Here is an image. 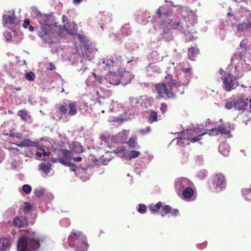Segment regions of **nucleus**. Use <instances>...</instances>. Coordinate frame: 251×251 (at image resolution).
Wrapping results in <instances>:
<instances>
[{
    "label": "nucleus",
    "instance_id": "ddd939ff",
    "mask_svg": "<svg viewBox=\"0 0 251 251\" xmlns=\"http://www.w3.org/2000/svg\"><path fill=\"white\" fill-rule=\"evenodd\" d=\"M15 18L16 17L14 11H8L6 14H3L2 16L3 26L6 27L8 25L14 24Z\"/></svg>",
    "mask_w": 251,
    "mask_h": 251
},
{
    "label": "nucleus",
    "instance_id": "39448f33",
    "mask_svg": "<svg viewBox=\"0 0 251 251\" xmlns=\"http://www.w3.org/2000/svg\"><path fill=\"white\" fill-rule=\"evenodd\" d=\"M168 79H171V81L167 83H159L155 85V90L158 99L173 98L175 96L176 91L175 90L177 86H184L188 84L190 76L187 75L184 80H181L180 82H176V80L172 79V76L168 75Z\"/></svg>",
    "mask_w": 251,
    "mask_h": 251
},
{
    "label": "nucleus",
    "instance_id": "9d476101",
    "mask_svg": "<svg viewBox=\"0 0 251 251\" xmlns=\"http://www.w3.org/2000/svg\"><path fill=\"white\" fill-rule=\"evenodd\" d=\"M78 40L81 42L83 43L84 45V52L82 53V56L84 58V60H88L90 61L92 59V56L91 55H88V53L91 54L93 51V46L92 45V43L89 41V40L84 35L78 34L77 35Z\"/></svg>",
    "mask_w": 251,
    "mask_h": 251
},
{
    "label": "nucleus",
    "instance_id": "b1692460",
    "mask_svg": "<svg viewBox=\"0 0 251 251\" xmlns=\"http://www.w3.org/2000/svg\"><path fill=\"white\" fill-rule=\"evenodd\" d=\"M141 98H134L131 97L129 99V103L131 107L133 108H138L141 104Z\"/></svg>",
    "mask_w": 251,
    "mask_h": 251
},
{
    "label": "nucleus",
    "instance_id": "c9c22d12",
    "mask_svg": "<svg viewBox=\"0 0 251 251\" xmlns=\"http://www.w3.org/2000/svg\"><path fill=\"white\" fill-rule=\"evenodd\" d=\"M59 110L62 114H65L68 110V103H65L60 106Z\"/></svg>",
    "mask_w": 251,
    "mask_h": 251
},
{
    "label": "nucleus",
    "instance_id": "37998d69",
    "mask_svg": "<svg viewBox=\"0 0 251 251\" xmlns=\"http://www.w3.org/2000/svg\"><path fill=\"white\" fill-rule=\"evenodd\" d=\"M32 209V206L27 202L25 203L24 211L25 213H28Z\"/></svg>",
    "mask_w": 251,
    "mask_h": 251
},
{
    "label": "nucleus",
    "instance_id": "f704fd0d",
    "mask_svg": "<svg viewBox=\"0 0 251 251\" xmlns=\"http://www.w3.org/2000/svg\"><path fill=\"white\" fill-rule=\"evenodd\" d=\"M44 192V189L42 188H36L34 190L35 195L37 197L41 196Z\"/></svg>",
    "mask_w": 251,
    "mask_h": 251
},
{
    "label": "nucleus",
    "instance_id": "13d9d810",
    "mask_svg": "<svg viewBox=\"0 0 251 251\" xmlns=\"http://www.w3.org/2000/svg\"><path fill=\"white\" fill-rule=\"evenodd\" d=\"M29 24H30V22L28 20H27V19L25 20L23 24V26L24 28H26L27 27V26L29 25Z\"/></svg>",
    "mask_w": 251,
    "mask_h": 251
},
{
    "label": "nucleus",
    "instance_id": "4d7b16f0",
    "mask_svg": "<svg viewBox=\"0 0 251 251\" xmlns=\"http://www.w3.org/2000/svg\"><path fill=\"white\" fill-rule=\"evenodd\" d=\"M203 156L201 155H199L197 156L196 157V161L198 163H201L203 161Z\"/></svg>",
    "mask_w": 251,
    "mask_h": 251
},
{
    "label": "nucleus",
    "instance_id": "052dcab7",
    "mask_svg": "<svg viewBox=\"0 0 251 251\" xmlns=\"http://www.w3.org/2000/svg\"><path fill=\"white\" fill-rule=\"evenodd\" d=\"M149 208L151 211L153 212H157L158 211L157 209H156V207L155 205H151L150 206Z\"/></svg>",
    "mask_w": 251,
    "mask_h": 251
},
{
    "label": "nucleus",
    "instance_id": "20e7f679",
    "mask_svg": "<svg viewBox=\"0 0 251 251\" xmlns=\"http://www.w3.org/2000/svg\"><path fill=\"white\" fill-rule=\"evenodd\" d=\"M123 71L124 74L123 76L120 75L122 73V71L119 70L118 74L110 71L109 74L107 75L106 77L97 76L95 74L91 73V75L86 80V83L87 85H91L92 83L90 80L95 79L99 84L105 85L107 87H110L109 85H111L113 86L118 85L120 83L125 86L130 82L133 76L129 72H126L125 69H123Z\"/></svg>",
    "mask_w": 251,
    "mask_h": 251
},
{
    "label": "nucleus",
    "instance_id": "4be33fe9",
    "mask_svg": "<svg viewBox=\"0 0 251 251\" xmlns=\"http://www.w3.org/2000/svg\"><path fill=\"white\" fill-rule=\"evenodd\" d=\"M101 28L103 30L104 28H106L105 24L110 23L112 21L111 15L106 13L101 17Z\"/></svg>",
    "mask_w": 251,
    "mask_h": 251
},
{
    "label": "nucleus",
    "instance_id": "f03ea898",
    "mask_svg": "<svg viewBox=\"0 0 251 251\" xmlns=\"http://www.w3.org/2000/svg\"><path fill=\"white\" fill-rule=\"evenodd\" d=\"M31 9V16L36 19L40 24L41 31H39L38 35L43 40L48 43L52 42L50 37L54 36L56 30H59L58 34L61 35L62 30L53 24L52 17L50 15H42L36 8L33 7Z\"/></svg>",
    "mask_w": 251,
    "mask_h": 251
},
{
    "label": "nucleus",
    "instance_id": "7c9ffc66",
    "mask_svg": "<svg viewBox=\"0 0 251 251\" xmlns=\"http://www.w3.org/2000/svg\"><path fill=\"white\" fill-rule=\"evenodd\" d=\"M140 155V152L138 151L133 150L128 152L127 157L128 159H130L137 157Z\"/></svg>",
    "mask_w": 251,
    "mask_h": 251
},
{
    "label": "nucleus",
    "instance_id": "412c9836",
    "mask_svg": "<svg viewBox=\"0 0 251 251\" xmlns=\"http://www.w3.org/2000/svg\"><path fill=\"white\" fill-rule=\"evenodd\" d=\"M11 246L9 240L6 238H0V250L5 251L8 250Z\"/></svg>",
    "mask_w": 251,
    "mask_h": 251
},
{
    "label": "nucleus",
    "instance_id": "6e6d98bb",
    "mask_svg": "<svg viewBox=\"0 0 251 251\" xmlns=\"http://www.w3.org/2000/svg\"><path fill=\"white\" fill-rule=\"evenodd\" d=\"M138 58L132 57V59L128 61L127 63H131L133 65H136L137 62Z\"/></svg>",
    "mask_w": 251,
    "mask_h": 251
},
{
    "label": "nucleus",
    "instance_id": "a18cd8bd",
    "mask_svg": "<svg viewBox=\"0 0 251 251\" xmlns=\"http://www.w3.org/2000/svg\"><path fill=\"white\" fill-rule=\"evenodd\" d=\"M62 153L64 157L68 159H69L71 156V152L67 150H63L62 151Z\"/></svg>",
    "mask_w": 251,
    "mask_h": 251
},
{
    "label": "nucleus",
    "instance_id": "f8f14e48",
    "mask_svg": "<svg viewBox=\"0 0 251 251\" xmlns=\"http://www.w3.org/2000/svg\"><path fill=\"white\" fill-rule=\"evenodd\" d=\"M234 127L233 125H230L229 124H227L226 125L220 126L217 128L213 127L209 130L207 129L206 131H209V134L211 136L217 135L219 132L222 134H227L230 132L231 130L234 129Z\"/></svg>",
    "mask_w": 251,
    "mask_h": 251
},
{
    "label": "nucleus",
    "instance_id": "de8ad7c7",
    "mask_svg": "<svg viewBox=\"0 0 251 251\" xmlns=\"http://www.w3.org/2000/svg\"><path fill=\"white\" fill-rule=\"evenodd\" d=\"M58 161L60 163H61L64 165L67 166L72 165V163H71L68 161H66L63 159H58Z\"/></svg>",
    "mask_w": 251,
    "mask_h": 251
},
{
    "label": "nucleus",
    "instance_id": "49530a36",
    "mask_svg": "<svg viewBox=\"0 0 251 251\" xmlns=\"http://www.w3.org/2000/svg\"><path fill=\"white\" fill-rule=\"evenodd\" d=\"M146 206L144 204H140L139 205V207L138 209V211L141 213V214H143V213H145L146 212Z\"/></svg>",
    "mask_w": 251,
    "mask_h": 251
},
{
    "label": "nucleus",
    "instance_id": "cd10ccee",
    "mask_svg": "<svg viewBox=\"0 0 251 251\" xmlns=\"http://www.w3.org/2000/svg\"><path fill=\"white\" fill-rule=\"evenodd\" d=\"M39 167L40 169L45 174H48L50 172V164L49 163H41L39 164Z\"/></svg>",
    "mask_w": 251,
    "mask_h": 251
},
{
    "label": "nucleus",
    "instance_id": "5701e85b",
    "mask_svg": "<svg viewBox=\"0 0 251 251\" xmlns=\"http://www.w3.org/2000/svg\"><path fill=\"white\" fill-rule=\"evenodd\" d=\"M192 187L193 186H189L181 191L180 194H182V196L184 198L190 199L193 196L194 190Z\"/></svg>",
    "mask_w": 251,
    "mask_h": 251
},
{
    "label": "nucleus",
    "instance_id": "4468645a",
    "mask_svg": "<svg viewBox=\"0 0 251 251\" xmlns=\"http://www.w3.org/2000/svg\"><path fill=\"white\" fill-rule=\"evenodd\" d=\"M121 56H117L116 62L113 59H104L101 63H100V66L104 68L105 70H109L111 67L113 66L115 63H118L121 59Z\"/></svg>",
    "mask_w": 251,
    "mask_h": 251
},
{
    "label": "nucleus",
    "instance_id": "0e129e2a",
    "mask_svg": "<svg viewBox=\"0 0 251 251\" xmlns=\"http://www.w3.org/2000/svg\"><path fill=\"white\" fill-rule=\"evenodd\" d=\"M68 167H70V170L74 172H75L77 169V167H76L73 163H72V166H69Z\"/></svg>",
    "mask_w": 251,
    "mask_h": 251
},
{
    "label": "nucleus",
    "instance_id": "774afa93",
    "mask_svg": "<svg viewBox=\"0 0 251 251\" xmlns=\"http://www.w3.org/2000/svg\"><path fill=\"white\" fill-rule=\"evenodd\" d=\"M156 209H157V210L158 211V210L161 208V207L162 206V203L159 201L158 202H157L156 204Z\"/></svg>",
    "mask_w": 251,
    "mask_h": 251
},
{
    "label": "nucleus",
    "instance_id": "aec40b11",
    "mask_svg": "<svg viewBox=\"0 0 251 251\" xmlns=\"http://www.w3.org/2000/svg\"><path fill=\"white\" fill-rule=\"evenodd\" d=\"M13 224L18 227H23L27 224V220L23 217H18L13 221Z\"/></svg>",
    "mask_w": 251,
    "mask_h": 251
},
{
    "label": "nucleus",
    "instance_id": "0eeeda50",
    "mask_svg": "<svg viewBox=\"0 0 251 251\" xmlns=\"http://www.w3.org/2000/svg\"><path fill=\"white\" fill-rule=\"evenodd\" d=\"M68 241L71 247L75 251H86L88 248L86 236L80 232L73 230L68 237Z\"/></svg>",
    "mask_w": 251,
    "mask_h": 251
},
{
    "label": "nucleus",
    "instance_id": "423d86ee",
    "mask_svg": "<svg viewBox=\"0 0 251 251\" xmlns=\"http://www.w3.org/2000/svg\"><path fill=\"white\" fill-rule=\"evenodd\" d=\"M40 236L36 232H28L26 237H21L18 242L17 251H35L40 246Z\"/></svg>",
    "mask_w": 251,
    "mask_h": 251
},
{
    "label": "nucleus",
    "instance_id": "09e8293b",
    "mask_svg": "<svg viewBox=\"0 0 251 251\" xmlns=\"http://www.w3.org/2000/svg\"><path fill=\"white\" fill-rule=\"evenodd\" d=\"M163 210L166 214H168L171 212L172 207L168 205H166L163 207Z\"/></svg>",
    "mask_w": 251,
    "mask_h": 251
},
{
    "label": "nucleus",
    "instance_id": "dca6fc26",
    "mask_svg": "<svg viewBox=\"0 0 251 251\" xmlns=\"http://www.w3.org/2000/svg\"><path fill=\"white\" fill-rule=\"evenodd\" d=\"M64 28L69 34L75 35L77 32V25L74 23L67 22L64 25Z\"/></svg>",
    "mask_w": 251,
    "mask_h": 251
},
{
    "label": "nucleus",
    "instance_id": "a878e982",
    "mask_svg": "<svg viewBox=\"0 0 251 251\" xmlns=\"http://www.w3.org/2000/svg\"><path fill=\"white\" fill-rule=\"evenodd\" d=\"M68 114L70 116H74L77 113L76 108V104L73 102H69L68 103Z\"/></svg>",
    "mask_w": 251,
    "mask_h": 251
},
{
    "label": "nucleus",
    "instance_id": "603ef678",
    "mask_svg": "<svg viewBox=\"0 0 251 251\" xmlns=\"http://www.w3.org/2000/svg\"><path fill=\"white\" fill-rule=\"evenodd\" d=\"M47 69L50 71H53L56 69V67L53 63H50L48 64Z\"/></svg>",
    "mask_w": 251,
    "mask_h": 251
},
{
    "label": "nucleus",
    "instance_id": "a211bd4d",
    "mask_svg": "<svg viewBox=\"0 0 251 251\" xmlns=\"http://www.w3.org/2000/svg\"><path fill=\"white\" fill-rule=\"evenodd\" d=\"M219 151L224 156H228L230 152V147L226 142H222L219 146Z\"/></svg>",
    "mask_w": 251,
    "mask_h": 251
},
{
    "label": "nucleus",
    "instance_id": "c03bdc74",
    "mask_svg": "<svg viewBox=\"0 0 251 251\" xmlns=\"http://www.w3.org/2000/svg\"><path fill=\"white\" fill-rule=\"evenodd\" d=\"M60 225L63 226H67L70 225V221L68 219H63L60 221Z\"/></svg>",
    "mask_w": 251,
    "mask_h": 251
},
{
    "label": "nucleus",
    "instance_id": "680f3d73",
    "mask_svg": "<svg viewBox=\"0 0 251 251\" xmlns=\"http://www.w3.org/2000/svg\"><path fill=\"white\" fill-rule=\"evenodd\" d=\"M182 71L185 74H189L191 71V68H182Z\"/></svg>",
    "mask_w": 251,
    "mask_h": 251
},
{
    "label": "nucleus",
    "instance_id": "bb28decb",
    "mask_svg": "<svg viewBox=\"0 0 251 251\" xmlns=\"http://www.w3.org/2000/svg\"><path fill=\"white\" fill-rule=\"evenodd\" d=\"M157 121V114L153 111L151 110L149 111V115L148 118V122L150 124H152L154 122Z\"/></svg>",
    "mask_w": 251,
    "mask_h": 251
},
{
    "label": "nucleus",
    "instance_id": "3c124183",
    "mask_svg": "<svg viewBox=\"0 0 251 251\" xmlns=\"http://www.w3.org/2000/svg\"><path fill=\"white\" fill-rule=\"evenodd\" d=\"M160 109V110L161 111L162 113L163 114L164 113L167 109V105L164 103H162L161 104Z\"/></svg>",
    "mask_w": 251,
    "mask_h": 251
},
{
    "label": "nucleus",
    "instance_id": "f257e3e1",
    "mask_svg": "<svg viewBox=\"0 0 251 251\" xmlns=\"http://www.w3.org/2000/svg\"><path fill=\"white\" fill-rule=\"evenodd\" d=\"M169 8L167 5L160 6L156 11V15L160 20V28L162 30V37L166 41H170L173 36L172 29H177L183 33L186 36V40L191 41L195 40L196 37L191 34L195 32L193 28L187 24L185 16H187L193 24L197 21V16L194 11L190 10L188 7H181L180 12L183 18L179 20H174L170 18V12L168 11Z\"/></svg>",
    "mask_w": 251,
    "mask_h": 251
},
{
    "label": "nucleus",
    "instance_id": "69168bd1",
    "mask_svg": "<svg viewBox=\"0 0 251 251\" xmlns=\"http://www.w3.org/2000/svg\"><path fill=\"white\" fill-rule=\"evenodd\" d=\"M50 151H45V153H44V154H43V157L44 158H42V159H43V160H45V157H46V156H49L50 155Z\"/></svg>",
    "mask_w": 251,
    "mask_h": 251
},
{
    "label": "nucleus",
    "instance_id": "2eb2a0df",
    "mask_svg": "<svg viewBox=\"0 0 251 251\" xmlns=\"http://www.w3.org/2000/svg\"><path fill=\"white\" fill-rule=\"evenodd\" d=\"M207 132H202V130L199 128H196L193 129H187L184 132V135H187V137H192L196 136V135L202 136L206 133Z\"/></svg>",
    "mask_w": 251,
    "mask_h": 251
},
{
    "label": "nucleus",
    "instance_id": "393cba45",
    "mask_svg": "<svg viewBox=\"0 0 251 251\" xmlns=\"http://www.w3.org/2000/svg\"><path fill=\"white\" fill-rule=\"evenodd\" d=\"M17 115L25 121H28L30 119V115L25 110H19Z\"/></svg>",
    "mask_w": 251,
    "mask_h": 251
},
{
    "label": "nucleus",
    "instance_id": "a19ab883",
    "mask_svg": "<svg viewBox=\"0 0 251 251\" xmlns=\"http://www.w3.org/2000/svg\"><path fill=\"white\" fill-rule=\"evenodd\" d=\"M45 149H43L42 148L38 149V151L36 152V156L38 159L43 156L44 153H45Z\"/></svg>",
    "mask_w": 251,
    "mask_h": 251
},
{
    "label": "nucleus",
    "instance_id": "2f4dec72",
    "mask_svg": "<svg viewBox=\"0 0 251 251\" xmlns=\"http://www.w3.org/2000/svg\"><path fill=\"white\" fill-rule=\"evenodd\" d=\"M25 79L29 81H32L35 78V75L32 72H28L25 75Z\"/></svg>",
    "mask_w": 251,
    "mask_h": 251
},
{
    "label": "nucleus",
    "instance_id": "864d4df0",
    "mask_svg": "<svg viewBox=\"0 0 251 251\" xmlns=\"http://www.w3.org/2000/svg\"><path fill=\"white\" fill-rule=\"evenodd\" d=\"M171 213V215L173 217H176L179 215V210L177 209H175L172 211L170 212Z\"/></svg>",
    "mask_w": 251,
    "mask_h": 251
},
{
    "label": "nucleus",
    "instance_id": "7ed1b4c3",
    "mask_svg": "<svg viewBox=\"0 0 251 251\" xmlns=\"http://www.w3.org/2000/svg\"><path fill=\"white\" fill-rule=\"evenodd\" d=\"M236 59L238 61L237 65L235 67L234 76L229 73H224L222 76L223 80V88L227 92L235 89L239 85L237 79L241 78L244 75L245 71L251 69V67L248 66L242 58V55L241 53L234 54L231 60Z\"/></svg>",
    "mask_w": 251,
    "mask_h": 251
},
{
    "label": "nucleus",
    "instance_id": "4c0bfd02",
    "mask_svg": "<svg viewBox=\"0 0 251 251\" xmlns=\"http://www.w3.org/2000/svg\"><path fill=\"white\" fill-rule=\"evenodd\" d=\"M151 131V128L150 126H147L145 128L141 129L139 130V133L143 135L149 133Z\"/></svg>",
    "mask_w": 251,
    "mask_h": 251
},
{
    "label": "nucleus",
    "instance_id": "c756f323",
    "mask_svg": "<svg viewBox=\"0 0 251 251\" xmlns=\"http://www.w3.org/2000/svg\"><path fill=\"white\" fill-rule=\"evenodd\" d=\"M121 32L126 36H128L131 34L132 31L128 24L125 25L121 28Z\"/></svg>",
    "mask_w": 251,
    "mask_h": 251
},
{
    "label": "nucleus",
    "instance_id": "f3484780",
    "mask_svg": "<svg viewBox=\"0 0 251 251\" xmlns=\"http://www.w3.org/2000/svg\"><path fill=\"white\" fill-rule=\"evenodd\" d=\"M16 145L20 147H38L39 143L30 141L29 139H25L23 141L16 144Z\"/></svg>",
    "mask_w": 251,
    "mask_h": 251
},
{
    "label": "nucleus",
    "instance_id": "c85d7f7f",
    "mask_svg": "<svg viewBox=\"0 0 251 251\" xmlns=\"http://www.w3.org/2000/svg\"><path fill=\"white\" fill-rule=\"evenodd\" d=\"M198 49L196 48H191L189 49L188 56L189 58L191 60H194V58L198 53Z\"/></svg>",
    "mask_w": 251,
    "mask_h": 251
},
{
    "label": "nucleus",
    "instance_id": "338daca9",
    "mask_svg": "<svg viewBox=\"0 0 251 251\" xmlns=\"http://www.w3.org/2000/svg\"><path fill=\"white\" fill-rule=\"evenodd\" d=\"M73 160L75 162H80L82 160V158L81 157H74Z\"/></svg>",
    "mask_w": 251,
    "mask_h": 251
},
{
    "label": "nucleus",
    "instance_id": "473e14b6",
    "mask_svg": "<svg viewBox=\"0 0 251 251\" xmlns=\"http://www.w3.org/2000/svg\"><path fill=\"white\" fill-rule=\"evenodd\" d=\"M127 144L128 145L132 148H137V143L136 142V139L134 137H131L129 138Z\"/></svg>",
    "mask_w": 251,
    "mask_h": 251
},
{
    "label": "nucleus",
    "instance_id": "bf43d9fd",
    "mask_svg": "<svg viewBox=\"0 0 251 251\" xmlns=\"http://www.w3.org/2000/svg\"><path fill=\"white\" fill-rule=\"evenodd\" d=\"M10 137H16L17 138H21V135L20 133H11L10 134Z\"/></svg>",
    "mask_w": 251,
    "mask_h": 251
},
{
    "label": "nucleus",
    "instance_id": "e433bc0d",
    "mask_svg": "<svg viewBox=\"0 0 251 251\" xmlns=\"http://www.w3.org/2000/svg\"><path fill=\"white\" fill-rule=\"evenodd\" d=\"M201 136H200V135L199 136V135H197V136H194L193 137H187V140L190 142L195 143V142L201 140Z\"/></svg>",
    "mask_w": 251,
    "mask_h": 251
},
{
    "label": "nucleus",
    "instance_id": "6ab92c4d",
    "mask_svg": "<svg viewBox=\"0 0 251 251\" xmlns=\"http://www.w3.org/2000/svg\"><path fill=\"white\" fill-rule=\"evenodd\" d=\"M237 30L239 31H244L245 30L251 31V22L247 21L239 23L237 25Z\"/></svg>",
    "mask_w": 251,
    "mask_h": 251
},
{
    "label": "nucleus",
    "instance_id": "ea45409f",
    "mask_svg": "<svg viewBox=\"0 0 251 251\" xmlns=\"http://www.w3.org/2000/svg\"><path fill=\"white\" fill-rule=\"evenodd\" d=\"M240 12L241 13H242L243 14H244L245 16H249V14L251 12V10H249L246 7H241L240 9Z\"/></svg>",
    "mask_w": 251,
    "mask_h": 251
},
{
    "label": "nucleus",
    "instance_id": "58836bf2",
    "mask_svg": "<svg viewBox=\"0 0 251 251\" xmlns=\"http://www.w3.org/2000/svg\"><path fill=\"white\" fill-rule=\"evenodd\" d=\"M22 190L25 193L28 194L31 192V187L28 184H25L22 187Z\"/></svg>",
    "mask_w": 251,
    "mask_h": 251
},
{
    "label": "nucleus",
    "instance_id": "1a4fd4ad",
    "mask_svg": "<svg viewBox=\"0 0 251 251\" xmlns=\"http://www.w3.org/2000/svg\"><path fill=\"white\" fill-rule=\"evenodd\" d=\"M226 184V179L223 174L219 173L213 176L212 185L215 192L219 193L225 189Z\"/></svg>",
    "mask_w": 251,
    "mask_h": 251
},
{
    "label": "nucleus",
    "instance_id": "6e6552de",
    "mask_svg": "<svg viewBox=\"0 0 251 251\" xmlns=\"http://www.w3.org/2000/svg\"><path fill=\"white\" fill-rule=\"evenodd\" d=\"M248 99L244 94H240L233 100L227 101L225 107L228 110L234 108L236 110L243 111L248 106Z\"/></svg>",
    "mask_w": 251,
    "mask_h": 251
},
{
    "label": "nucleus",
    "instance_id": "9b49d317",
    "mask_svg": "<svg viewBox=\"0 0 251 251\" xmlns=\"http://www.w3.org/2000/svg\"><path fill=\"white\" fill-rule=\"evenodd\" d=\"M193 182L186 177H179L175 180V189L178 195L189 186H193Z\"/></svg>",
    "mask_w": 251,
    "mask_h": 251
},
{
    "label": "nucleus",
    "instance_id": "79ce46f5",
    "mask_svg": "<svg viewBox=\"0 0 251 251\" xmlns=\"http://www.w3.org/2000/svg\"><path fill=\"white\" fill-rule=\"evenodd\" d=\"M248 46V42L247 39H244L243 40L240 44V46L241 48H243L245 50H247V48Z\"/></svg>",
    "mask_w": 251,
    "mask_h": 251
},
{
    "label": "nucleus",
    "instance_id": "5fc2aeb1",
    "mask_svg": "<svg viewBox=\"0 0 251 251\" xmlns=\"http://www.w3.org/2000/svg\"><path fill=\"white\" fill-rule=\"evenodd\" d=\"M4 37L7 39V40H10L12 38V35L10 32H6L4 33Z\"/></svg>",
    "mask_w": 251,
    "mask_h": 251
},
{
    "label": "nucleus",
    "instance_id": "e2e57ef3",
    "mask_svg": "<svg viewBox=\"0 0 251 251\" xmlns=\"http://www.w3.org/2000/svg\"><path fill=\"white\" fill-rule=\"evenodd\" d=\"M109 38H111L112 39H117V40H118V41H117V42H118V43L119 44H120L121 43V41H120L119 39H118V38L116 37L115 35L114 34H111L109 35Z\"/></svg>",
    "mask_w": 251,
    "mask_h": 251
},
{
    "label": "nucleus",
    "instance_id": "8fccbe9b",
    "mask_svg": "<svg viewBox=\"0 0 251 251\" xmlns=\"http://www.w3.org/2000/svg\"><path fill=\"white\" fill-rule=\"evenodd\" d=\"M213 123L210 119H207L205 122V127H212L213 128Z\"/></svg>",
    "mask_w": 251,
    "mask_h": 251
},
{
    "label": "nucleus",
    "instance_id": "72a5a7b5",
    "mask_svg": "<svg viewBox=\"0 0 251 251\" xmlns=\"http://www.w3.org/2000/svg\"><path fill=\"white\" fill-rule=\"evenodd\" d=\"M207 175V171L205 170H201L198 172L197 177L200 179H204Z\"/></svg>",
    "mask_w": 251,
    "mask_h": 251
}]
</instances>
